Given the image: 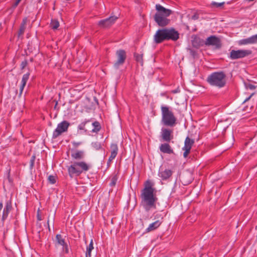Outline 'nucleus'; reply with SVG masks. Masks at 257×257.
<instances>
[{
  "label": "nucleus",
  "mask_w": 257,
  "mask_h": 257,
  "mask_svg": "<svg viewBox=\"0 0 257 257\" xmlns=\"http://www.w3.org/2000/svg\"><path fill=\"white\" fill-rule=\"evenodd\" d=\"M254 0H245V1L246 2H252V1H253Z\"/></svg>",
  "instance_id": "50"
},
{
  "label": "nucleus",
  "mask_w": 257,
  "mask_h": 257,
  "mask_svg": "<svg viewBox=\"0 0 257 257\" xmlns=\"http://www.w3.org/2000/svg\"><path fill=\"white\" fill-rule=\"evenodd\" d=\"M118 178V177L117 176V174H113L111 176V181L109 183V186L110 187L115 186L116 184Z\"/></svg>",
  "instance_id": "28"
},
{
  "label": "nucleus",
  "mask_w": 257,
  "mask_h": 257,
  "mask_svg": "<svg viewBox=\"0 0 257 257\" xmlns=\"http://www.w3.org/2000/svg\"><path fill=\"white\" fill-rule=\"evenodd\" d=\"M35 161H33L30 160V169H32L34 166Z\"/></svg>",
  "instance_id": "43"
},
{
  "label": "nucleus",
  "mask_w": 257,
  "mask_h": 257,
  "mask_svg": "<svg viewBox=\"0 0 257 257\" xmlns=\"http://www.w3.org/2000/svg\"><path fill=\"white\" fill-rule=\"evenodd\" d=\"M253 94V93L251 94L248 97H247V98H246L245 99V100L244 101V102L248 101L250 98L252 96V95Z\"/></svg>",
  "instance_id": "45"
},
{
  "label": "nucleus",
  "mask_w": 257,
  "mask_h": 257,
  "mask_svg": "<svg viewBox=\"0 0 257 257\" xmlns=\"http://www.w3.org/2000/svg\"><path fill=\"white\" fill-rule=\"evenodd\" d=\"M30 73H27L23 75L22 81H21V84L20 85V93H19V96H21L22 95V94L23 93L24 88L25 86L26 85L27 82L30 76Z\"/></svg>",
  "instance_id": "20"
},
{
  "label": "nucleus",
  "mask_w": 257,
  "mask_h": 257,
  "mask_svg": "<svg viewBox=\"0 0 257 257\" xmlns=\"http://www.w3.org/2000/svg\"><path fill=\"white\" fill-rule=\"evenodd\" d=\"M76 166L81 169V173L87 172L90 168V165L84 161L74 162Z\"/></svg>",
  "instance_id": "19"
},
{
  "label": "nucleus",
  "mask_w": 257,
  "mask_h": 257,
  "mask_svg": "<svg viewBox=\"0 0 257 257\" xmlns=\"http://www.w3.org/2000/svg\"><path fill=\"white\" fill-rule=\"evenodd\" d=\"M247 88L249 89L250 90H253L255 88V86L251 84H248L246 85Z\"/></svg>",
  "instance_id": "39"
},
{
  "label": "nucleus",
  "mask_w": 257,
  "mask_h": 257,
  "mask_svg": "<svg viewBox=\"0 0 257 257\" xmlns=\"http://www.w3.org/2000/svg\"><path fill=\"white\" fill-rule=\"evenodd\" d=\"M8 180H9V182H11V178H10V175H9V176H8Z\"/></svg>",
  "instance_id": "49"
},
{
  "label": "nucleus",
  "mask_w": 257,
  "mask_h": 257,
  "mask_svg": "<svg viewBox=\"0 0 257 257\" xmlns=\"http://www.w3.org/2000/svg\"><path fill=\"white\" fill-rule=\"evenodd\" d=\"M58 103V101H55V106H54V108L55 109H57V110H59V108H57Z\"/></svg>",
  "instance_id": "44"
},
{
  "label": "nucleus",
  "mask_w": 257,
  "mask_h": 257,
  "mask_svg": "<svg viewBox=\"0 0 257 257\" xmlns=\"http://www.w3.org/2000/svg\"><path fill=\"white\" fill-rule=\"evenodd\" d=\"M48 180L51 184H54L56 182V177L53 175H50L48 177Z\"/></svg>",
  "instance_id": "34"
},
{
  "label": "nucleus",
  "mask_w": 257,
  "mask_h": 257,
  "mask_svg": "<svg viewBox=\"0 0 257 257\" xmlns=\"http://www.w3.org/2000/svg\"><path fill=\"white\" fill-rule=\"evenodd\" d=\"M91 146L95 150H99L102 149L101 143L98 142H92Z\"/></svg>",
  "instance_id": "31"
},
{
  "label": "nucleus",
  "mask_w": 257,
  "mask_h": 257,
  "mask_svg": "<svg viewBox=\"0 0 257 257\" xmlns=\"http://www.w3.org/2000/svg\"><path fill=\"white\" fill-rule=\"evenodd\" d=\"M35 159H36V156L35 155H33L31 158V160H33V161H35Z\"/></svg>",
  "instance_id": "46"
},
{
  "label": "nucleus",
  "mask_w": 257,
  "mask_h": 257,
  "mask_svg": "<svg viewBox=\"0 0 257 257\" xmlns=\"http://www.w3.org/2000/svg\"><path fill=\"white\" fill-rule=\"evenodd\" d=\"M192 39V44L195 48H198L205 45V41L196 35L193 36Z\"/></svg>",
  "instance_id": "17"
},
{
  "label": "nucleus",
  "mask_w": 257,
  "mask_h": 257,
  "mask_svg": "<svg viewBox=\"0 0 257 257\" xmlns=\"http://www.w3.org/2000/svg\"><path fill=\"white\" fill-rule=\"evenodd\" d=\"M177 92H178V91H177V90H174V91H173V93H177Z\"/></svg>",
  "instance_id": "51"
},
{
  "label": "nucleus",
  "mask_w": 257,
  "mask_h": 257,
  "mask_svg": "<svg viewBox=\"0 0 257 257\" xmlns=\"http://www.w3.org/2000/svg\"><path fill=\"white\" fill-rule=\"evenodd\" d=\"M179 38V32L173 28L159 29L154 36V40L156 44L168 40L176 41Z\"/></svg>",
  "instance_id": "2"
},
{
  "label": "nucleus",
  "mask_w": 257,
  "mask_h": 257,
  "mask_svg": "<svg viewBox=\"0 0 257 257\" xmlns=\"http://www.w3.org/2000/svg\"><path fill=\"white\" fill-rule=\"evenodd\" d=\"M161 109L162 112V123L165 126H174L177 123V118L173 112L167 106L162 105Z\"/></svg>",
  "instance_id": "5"
},
{
  "label": "nucleus",
  "mask_w": 257,
  "mask_h": 257,
  "mask_svg": "<svg viewBox=\"0 0 257 257\" xmlns=\"http://www.w3.org/2000/svg\"><path fill=\"white\" fill-rule=\"evenodd\" d=\"M47 224H48V226L49 230L50 231V228L49 226V218L48 219V220H47Z\"/></svg>",
  "instance_id": "47"
},
{
  "label": "nucleus",
  "mask_w": 257,
  "mask_h": 257,
  "mask_svg": "<svg viewBox=\"0 0 257 257\" xmlns=\"http://www.w3.org/2000/svg\"><path fill=\"white\" fill-rule=\"evenodd\" d=\"M72 144L74 148H77L79 146L81 145L82 143L81 142H72Z\"/></svg>",
  "instance_id": "38"
},
{
  "label": "nucleus",
  "mask_w": 257,
  "mask_h": 257,
  "mask_svg": "<svg viewBox=\"0 0 257 257\" xmlns=\"http://www.w3.org/2000/svg\"><path fill=\"white\" fill-rule=\"evenodd\" d=\"M238 44L239 45L251 44L250 37L239 40L238 41Z\"/></svg>",
  "instance_id": "29"
},
{
  "label": "nucleus",
  "mask_w": 257,
  "mask_h": 257,
  "mask_svg": "<svg viewBox=\"0 0 257 257\" xmlns=\"http://www.w3.org/2000/svg\"><path fill=\"white\" fill-rule=\"evenodd\" d=\"M118 18L116 16H110L105 19L101 20L98 23V25L101 28H108L111 26Z\"/></svg>",
  "instance_id": "10"
},
{
  "label": "nucleus",
  "mask_w": 257,
  "mask_h": 257,
  "mask_svg": "<svg viewBox=\"0 0 257 257\" xmlns=\"http://www.w3.org/2000/svg\"><path fill=\"white\" fill-rule=\"evenodd\" d=\"M28 65V61L27 60H25L22 61L21 65L20 67L21 70H23Z\"/></svg>",
  "instance_id": "37"
},
{
  "label": "nucleus",
  "mask_w": 257,
  "mask_h": 257,
  "mask_svg": "<svg viewBox=\"0 0 257 257\" xmlns=\"http://www.w3.org/2000/svg\"><path fill=\"white\" fill-rule=\"evenodd\" d=\"M21 0H17L13 5L12 7L14 9L16 8L18 5H19V4L20 3V2H21Z\"/></svg>",
  "instance_id": "42"
},
{
  "label": "nucleus",
  "mask_w": 257,
  "mask_h": 257,
  "mask_svg": "<svg viewBox=\"0 0 257 257\" xmlns=\"http://www.w3.org/2000/svg\"><path fill=\"white\" fill-rule=\"evenodd\" d=\"M37 218H38V220H42L41 217L39 215H38V216H37Z\"/></svg>",
  "instance_id": "48"
},
{
  "label": "nucleus",
  "mask_w": 257,
  "mask_h": 257,
  "mask_svg": "<svg viewBox=\"0 0 257 257\" xmlns=\"http://www.w3.org/2000/svg\"><path fill=\"white\" fill-rule=\"evenodd\" d=\"M173 171L170 169H160L158 173V176L163 180H167L171 177Z\"/></svg>",
  "instance_id": "16"
},
{
  "label": "nucleus",
  "mask_w": 257,
  "mask_h": 257,
  "mask_svg": "<svg viewBox=\"0 0 257 257\" xmlns=\"http://www.w3.org/2000/svg\"><path fill=\"white\" fill-rule=\"evenodd\" d=\"M134 57L135 58L136 61L140 63L141 65L143 66V54H139L137 53H134Z\"/></svg>",
  "instance_id": "26"
},
{
  "label": "nucleus",
  "mask_w": 257,
  "mask_h": 257,
  "mask_svg": "<svg viewBox=\"0 0 257 257\" xmlns=\"http://www.w3.org/2000/svg\"><path fill=\"white\" fill-rule=\"evenodd\" d=\"M118 148L116 144H111L110 145V152L118 153Z\"/></svg>",
  "instance_id": "32"
},
{
  "label": "nucleus",
  "mask_w": 257,
  "mask_h": 257,
  "mask_svg": "<svg viewBox=\"0 0 257 257\" xmlns=\"http://www.w3.org/2000/svg\"><path fill=\"white\" fill-rule=\"evenodd\" d=\"M159 149L160 151L164 154H174L173 150L171 148L170 145L167 143L162 144L160 146Z\"/></svg>",
  "instance_id": "18"
},
{
  "label": "nucleus",
  "mask_w": 257,
  "mask_h": 257,
  "mask_svg": "<svg viewBox=\"0 0 257 257\" xmlns=\"http://www.w3.org/2000/svg\"><path fill=\"white\" fill-rule=\"evenodd\" d=\"M224 4H225L224 2L216 3L215 2H213L211 5L212 7H214L215 8H219V7H221L223 6L224 5Z\"/></svg>",
  "instance_id": "33"
},
{
  "label": "nucleus",
  "mask_w": 257,
  "mask_h": 257,
  "mask_svg": "<svg viewBox=\"0 0 257 257\" xmlns=\"http://www.w3.org/2000/svg\"><path fill=\"white\" fill-rule=\"evenodd\" d=\"M252 53L250 50H232L230 52L229 58L231 60H235L245 57Z\"/></svg>",
  "instance_id": "7"
},
{
  "label": "nucleus",
  "mask_w": 257,
  "mask_h": 257,
  "mask_svg": "<svg viewBox=\"0 0 257 257\" xmlns=\"http://www.w3.org/2000/svg\"><path fill=\"white\" fill-rule=\"evenodd\" d=\"M94 249L93 240L91 239L89 245L86 247V251L85 253V257H91V252L92 250Z\"/></svg>",
  "instance_id": "24"
},
{
  "label": "nucleus",
  "mask_w": 257,
  "mask_h": 257,
  "mask_svg": "<svg viewBox=\"0 0 257 257\" xmlns=\"http://www.w3.org/2000/svg\"><path fill=\"white\" fill-rule=\"evenodd\" d=\"M117 60L114 64V67L117 69L120 65H122L125 62L126 58V52L124 50H118L116 52Z\"/></svg>",
  "instance_id": "11"
},
{
  "label": "nucleus",
  "mask_w": 257,
  "mask_h": 257,
  "mask_svg": "<svg viewBox=\"0 0 257 257\" xmlns=\"http://www.w3.org/2000/svg\"><path fill=\"white\" fill-rule=\"evenodd\" d=\"M199 18V14L196 13L192 16L191 19L193 20H197Z\"/></svg>",
  "instance_id": "40"
},
{
  "label": "nucleus",
  "mask_w": 257,
  "mask_h": 257,
  "mask_svg": "<svg viewBox=\"0 0 257 257\" xmlns=\"http://www.w3.org/2000/svg\"><path fill=\"white\" fill-rule=\"evenodd\" d=\"M55 245L56 246L57 245L62 246V251L67 254L69 253L68 244L67 243L61 234H57L56 235Z\"/></svg>",
  "instance_id": "9"
},
{
  "label": "nucleus",
  "mask_w": 257,
  "mask_h": 257,
  "mask_svg": "<svg viewBox=\"0 0 257 257\" xmlns=\"http://www.w3.org/2000/svg\"><path fill=\"white\" fill-rule=\"evenodd\" d=\"M111 152L110 156L109 157L108 159V162H111L116 156L117 153L115 152Z\"/></svg>",
  "instance_id": "36"
},
{
  "label": "nucleus",
  "mask_w": 257,
  "mask_h": 257,
  "mask_svg": "<svg viewBox=\"0 0 257 257\" xmlns=\"http://www.w3.org/2000/svg\"><path fill=\"white\" fill-rule=\"evenodd\" d=\"M12 202L11 199L7 200L5 206L3 209V214L2 216V221L4 222L8 218V215L12 210Z\"/></svg>",
  "instance_id": "14"
},
{
  "label": "nucleus",
  "mask_w": 257,
  "mask_h": 257,
  "mask_svg": "<svg viewBox=\"0 0 257 257\" xmlns=\"http://www.w3.org/2000/svg\"><path fill=\"white\" fill-rule=\"evenodd\" d=\"M194 142V140L190 139L189 137L186 138L184 142V146L182 149L184 151L183 153L184 158H186L190 153V150Z\"/></svg>",
  "instance_id": "12"
},
{
  "label": "nucleus",
  "mask_w": 257,
  "mask_h": 257,
  "mask_svg": "<svg viewBox=\"0 0 257 257\" xmlns=\"http://www.w3.org/2000/svg\"><path fill=\"white\" fill-rule=\"evenodd\" d=\"M80 170L79 167L75 166L74 162L68 167V173L70 178H73L74 176H80L82 174Z\"/></svg>",
  "instance_id": "15"
},
{
  "label": "nucleus",
  "mask_w": 257,
  "mask_h": 257,
  "mask_svg": "<svg viewBox=\"0 0 257 257\" xmlns=\"http://www.w3.org/2000/svg\"><path fill=\"white\" fill-rule=\"evenodd\" d=\"M69 123L64 120L57 125V128L54 130L52 135V139H55L61 136L62 133L67 132L69 126Z\"/></svg>",
  "instance_id": "6"
},
{
  "label": "nucleus",
  "mask_w": 257,
  "mask_h": 257,
  "mask_svg": "<svg viewBox=\"0 0 257 257\" xmlns=\"http://www.w3.org/2000/svg\"><path fill=\"white\" fill-rule=\"evenodd\" d=\"M71 157L75 160H81L84 157V152L83 151H76L71 153Z\"/></svg>",
  "instance_id": "22"
},
{
  "label": "nucleus",
  "mask_w": 257,
  "mask_h": 257,
  "mask_svg": "<svg viewBox=\"0 0 257 257\" xmlns=\"http://www.w3.org/2000/svg\"><path fill=\"white\" fill-rule=\"evenodd\" d=\"M110 162H108V161H107V165H108V166H109V164H110Z\"/></svg>",
  "instance_id": "52"
},
{
  "label": "nucleus",
  "mask_w": 257,
  "mask_h": 257,
  "mask_svg": "<svg viewBox=\"0 0 257 257\" xmlns=\"http://www.w3.org/2000/svg\"><path fill=\"white\" fill-rule=\"evenodd\" d=\"M27 22V19L26 18L23 19L20 27L18 32V37H20L21 36L23 35L25 32L26 29V26Z\"/></svg>",
  "instance_id": "23"
},
{
  "label": "nucleus",
  "mask_w": 257,
  "mask_h": 257,
  "mask_svg": "<svg viewBox=\"0 0 257 257\" xmlns=\"http://www.w3.org/2000/svg\"><path fill=\"white\" fill-rule=\"evenodd\" d=\"M91 125L93 127L92 129L91 132L93 133H97L101 129V126L99 122L97 121H95L91 123Z\"/></svg>",
  "instance_id": "25"
},
{
  "label": "nucleus",
  "mask_w": 257,
  "mask_h": 257,
  "mask_svg": "<svg viewBox=\"0 0 257 257\" xmlns=\"http://www.w3.org/2000/svg\"><path fill=\"white\" fill-rule=\"evenodd\" d=\"M51 27L52 29L56 30L59 27V23L57 20H52L51 23Z\"/></svg>",
  "instance_id": "30"
},
{
  "label": "nucleus",
  "mask_w": 257,
  "mask_h": 257,
  "mask_svg": "<svg viewBox=\"0 0 257 257\" xmlns=\"http://www.w3.org/2000/svg\"><path fill=\"white\" fill-rule=\"evenodd\" d=\"M205 45L213 46L216 49H220L221 47L222 44L220 39L215 35H211L208 37L205 41Z\"/></svg>",
  "instance_id": "8"
},
{
  "label": "nucleus",
  "mask_w": 257,
  "mask_h": 257,
  "mask_svg": "<svg viewBox=\"0 0 257 257\" xmlns=\"http://www.w3.org/2000/svg\"><path fill=\"white\" fill-rule=\"evenodd\" d=\"M153 185L151 181L148 180L145 183L144 188L141 191L140 205L146 212L157 208L156 202L158 198L154 193Z\"/></svg>",
  "instance_id": "1"
},
{
  "label": "nucleus",
  "mask_w": 257,
  "mask_h": 257,
  "mask_svg": "<svg viewBox=\"0 0 257 257\" xmlns=\"http://www.w3.org/2000/svg\"><path fill=\"white\" fill-rule=\"evenodd\" d=\"M206 81L211 86L221 88L226 84V75L223 71L214 72L208 76Z\"/></svg>",
  "instance_id": "4"
},
{
  "label": "nucleus",
  "mask_w": 257,
  "mask_h": 257,
  "mask_svg": "<svg viewBox=\"0 0 257 257\" xmlns=\"http://www.w3.org/2000/svg\"><path fill=\"white\" fill-rule=\"evenodd\" d=\"M251 44L257 43V34L250 37Z\"/></svg>",
  "instance_id": "35"
},
{
  "label": "nucleus",
  "mask_w": 257,
  "mask_h": 257,
  "mask_svg": "<svg viewBox=\"0 0 257 257\" xmlns=\"http://www.w3.org/2000/svg\"><path fill=\"white\" fill-rule=\"evenodd\" d=\"M190 54L193 57H195L196 56V55H197V52L196 51L194 50H192V49H190Z\"/></svg>",
  "instance_id": "41"
},
{
  "label": "nucleus",
  "mask_w": 257,
  "mask_h": 257,
  "mask_svg": "<svg viewBox=\"0 0 257 257\" xmlns=\"http://www.w3.org/2000/svg\"><path fill=\"white\" fill-rule=\"evenodd\" d=\"M162 222L158 220L154 222L151 223L148 227L146 229V231L147 232H149L153 231L158 228L161 224Z\"/></svg>",
  "instance_id": "21"
},
{
  "label": "nucleus",
  "mask_w": 257,
  "mask_h": 257,
  "mask_svg": "<svg viewBox=\"0 0 257 257\" xmlns=\"http://www.w3.org/2000/svg\"><path fill=\"white\" fill-rule=\"evenodd\" d=\"M161 137L164 142L169 143L173 139V130L162 128L161 130Z\"/></svg>",
  "instance_id": "13"
},
{
  "label": "nucleus",
  "mask_w": 257,
  "mask_h": 257,
  "mask_svg": "<svg viewBox=\"0 0 257 257\" xmlns=\"http://www.w3.org/2000/svg\"><path fill=\"white\" fill-rule=\"evenodd\" d=\"M91 122V119H85L84 121L82 122L80 124H79L78 126V128L79 130H84L85 132H86L87 130L85 129L86 124Z\"/></svg>",
  "instance_id": "27"
},
{
  "label": "nucleus",
  "mask_w": 257,
  "mask_h": 257,
  "mask_svg": "<svg viewBox=\"0 0 257 257\" xmlns=\"http://www.w3.org/2000/svg\"><path fill=\"white\" fill-rule=\"evenodd\" d=\"M156 9L157 12L154 17L155 22L160 27H165L170 22V20L167 18L172 13V11L166 9L160 4L156 5Z\"/></svg>",
  "instance_id": "3"
}]
</instances>
